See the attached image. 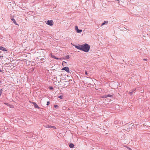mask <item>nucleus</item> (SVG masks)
<instances>
[{"instance_id": "f3484780", "label": "nucleus", "mask_w": 150, "mask_h": 150, "mask_svg": "<svg viewBox=\"0 0 150 150\" xmlns=\"http://www.w3.org/2000/svg\"><path fill=\"white\" fill-rule=\"evenodd\" d=\"M49 104H50V102H47V105H49Z\"/></svg>"}, {"instance_id": "f03ea898", "label": "nucleus", "mask_w": 150, "mask_h": 150, "mask_svg": "<svg viewBox=\"0 0 150 150\" xmlns=\"http://www.w3.org/2000/svg\"><path fill=\"white\" fill-rule=\"evenodd\" d=\"M53 21L52 20L48 21L46 23L47 24L51 26L52 25H53Z\"/></svg>"}, {"instance_id": "6ab92c4d", "label": "nucleus", "mask_w": 150, "mask_h": 150, "mask_svg": "<svg viewBox=\"0 0 150 150\" xmlns=\"http://www.w3.org/2000/svg\"><path fill=\"white\" fill-rule=\"evenodd\" d=\"M85 74L86 75H87L88 73L86 71Z\"/></svg>"}, {"instance_id": "9d476101", "label": "nucleus", "mask_w": 150, "mask_h": 150, "mask_svg": "<svg viewBox=\"0 0 150 150\" xmlns=\"http://www.w3.org/2000/svg\"><path fill=\"white\" fill-rule=\"evenodd\" d=\"M66 62L65 61H63L62 62V64L63 66H66Z\"/></svg>"}, {"instance_id": "1a4fd4ad", "label": "nucleus", "mask_w": 150, "mask_h": 150, "mask_svg": "<svg viewBox=\"0 0 150 150\" xmlns=\"http://www.w3.org/2000/svg\"><path fill=\"white\" fill-rule=\"evenodd\" d=\"M74 145L72 143L70 144H69V146L70 148H73L74 147Z\"/></svg>"}, {"instance_id": "393cba45", "label": "nucleus", "mask_w": 150, "mask_h": 150, "mask_svg": "<svg viewBox=\"0 0 150 150\" xmlns=\"http://www.w3.org/2000/svg\"><path fill=\"white\" fill-rule=\"evenodd\" d=\"M128 149H129V150H132L131 149H130V148H128Z\"/></svg>"}, {"instance_id": "9b49d317", "label": "nucleus", "mask_w": 150, "mask_h": 150, "mask_svg": "<svg viewBox=\"0 0 150 150\" xmlns=\"http://www.w3.org/2000/svg\"><path fill=\"white\" fill-rule=\"evenodd\" d=\"M11 20L13 21V23L16 24V25H18L17 24V23L15 21V20L13 18H11Z\"/></svg>"}, {"instance_id": "39448f33", "label": "nucleus", "mask_w": 150, "mask_h": 150, "mask_svg": "<svg viewBox=\"0 0 150 150\" xmlns=\"http://www.w3.org/2000/svg\"><path fill=\"white\" fill-rule=\"evenodd\" d=\"M31 103H32V104H33V105H34V107L35 108H38V109H39V107H38V106L37 104L36 103L34 102H31Z\"/></svg>"}, {"instance_id": "a878e982", "label": "nucleus", "mask_w": 150, "mask_h": 150, "mask_svg": "<svg viewBox=\"0 0 150 150\" xmlns=\"http://www.w3.org/2000/svg\"><path fill=\"white\" fill-rule=\"evenodd\" d=\"M5 104L6 105H7V104H8V103H5Z\"/></svg>"}, {"instance_id": "a211bd4d", "label": "nucleus", "mask_w": 150, "mask_h": 150, "mask_svg": "<svg viewBox=\"0 0 150 150\" xmlns=\"http://www.w3.org/2000/svg\"><path fill=\"white\" fill-rule=\"evenodd\" d=\"M50 127L51 126H47V127H47V128H50Z\"/></svg>"}, {"instance_id": "6e6552de", "label": "nucleus", "mask_w": 150, "mask_h": 150, "mask_svg": "<svg viewBox=\"0 0 150 150\" xmlns=\"http://www.w3.org/2000/svg\"><path fill=\"white\" fill-rule=\"evenodd\" d=\"M108 97H112V95H107L105 96H104V98H106Z\"/></svg>"}, {"instance_id": "f257e3e1", "label": "nucleus", "mask_w": 150, "mask_h": 150, "mask_svg": "<svg viewBox=\"0 0 150 150\" xmlns=\"http://www.w3.org/2000/svg\"><path fill=\"white\" fill-rule=\"evenodd\" d=\"M75 47L85 52H88L90 49V46L87 44H85L83 45H76Z\"/></svg>"}, {"instance_id": "f8f14e48", "label": "nucleus", "mask_w": 150, "mask_h": 150, "mask_svg": "<svg viewBox=\"0 0 150 150\" xmlns=\"http://www.w3.org/2000/svg\"><path fill=\"white\" fill-rule=\"evenodd\" d=\"M65 58L67 59H69V55H67L65 57Z\"/></svg>"}, {"instance_id": "ddd939ff", "label": "nucleus", "mask_w": 150, "mask_h": 150, "mask_svg": "<svg viewBox=\"0 0 150 150\" xmlns=\"http://www.w3.org/2000/svg\"><path fill=\"white\" fill-rule=\"evenodd\" d=\"M105 23H108V21H105L104 23H103L102 24L101 26L103 25H104Z\"/></svg>"}, {"instance_id": "412c9836", "label": "nucleus", "mask_w": 150, "mask_h": 150, "mask_svg": "<svg viewBox=\"0 0 150 150\" xmlns=\"http://www.w3.org/2000/svg\"><path fill=\"white\" fill-rule=\"evenodd\" d=\"M10 107L11 108H13V106H12V105H11L10 106Z\"/></svg>"}, {"instance_id": "423d86ee", "label": "nucleus", "mask_w": 150, "mask_h": 150, "mask_svg": "<svg viewBox=\"0 0 150 150\" xmlns=\"http://www.w3.org/2000/svg\"><path fill=\"white\" fill-rule=\"evenodd\" d=\"M51 56L52 58H54L56 59H60V60H61L62 59L61 58H57L55 56L52 55V54H51Z\"/></svg>"}, {"instance_id": "7ed1b4c3", "label": "nucleus", "mask_w": 150, "mask_h": 150, "mask_svg": "<svg viewBox=\"0 0 150 150\" xmlns=\"http://www.w3.org/2000/svg\"><path fill=\"white\" fill-rule=\"evenodd\" d=\"M62 70H65L66 72L68 73H69V68L67 67H64L62 69Z\"/></svg>"}, {"instance_id": "4be33fe9", "label": "nucleus", "mask_w": 150, "mask_h": 150, "mask_svg": "<svg viewBox=\"0 0 150 150\" xmlns=\"http://www.w3.org/2000/svg\"><path fill=\"white\" fill-rule=\"evenodd\" d=\"M3 55H2L1 56H0V58L1 57H3Z\"/></svg>"}, {"instance_id": "5701e85b", "label": "nucleus", "mask_w": 150, "mask_h": 150, "mask_svg": "<svg viewBox=\"0 0 150 150\" xmlns=\"http://www.w3.org/2000/svg\"><path fill=\"white\" fill-rule=\"evenodd\" d=\"M143 60H145V61H146L147 60V59H143Z\"/></svg>"}, {"instance_id": "aec40b11", "label": "nucleus", "mask_w": 150, "mask_h": 150, "mask_svg": "<svg viewBox=\"0 0 150 150\" xmlns=\"http://www.w3.org/2000/svg\"><path fill=\"white\" fill-rule=\"evenodd\" d=\"M57 106H58L56 105H55L54 106V108H56V107H57Z\"/></svg>"}, {"instance_id": "dca6fc26", "label": "nucleus", "mask_w": 150, "mask_h": 150, "mask_svg": "<svg viewBox=\"0 0 150 150\" xmlns=\"http://www.w3.org/2000/svg\"><path fill=\"white\" fill-rule=\"evenodd\" d=\"M50 127H52L54 129L56 128L54 126H51Z\"/></svg>"}, {"instance_id": "20e7f679", "label": "nucleus", "mask_w": 150, "mask_h": 150, "mask_svg": "<svg viewBox=\"0 0 150 150\" xmlns=\"http://www.w3.org/2000/svg\"><path fill=\"white\" fill-rule=\"evenodd\" d=\"M75 30L78 33H80L82 32V30H79L78 28V27L77 25H76L75 27Z\"/></svg>"}, {"instance_id": "b1692460", "label": "nucleus", "mask_w": 150, "mask_h": 150, "mask_svg": "<svg viewBox=\"0 0 150 150\" xmlns=\"http://www.w3.org/2000/svg\"><path fill=\"white\" fill-rule=\"evenodd\" d=\"M50 89H53V88H52V87H50Z\"/></svg>"}, {"instance_id": "0eeeda50", "label": "nucleus", "mask_w": 150, "mask_h": 150, "mask_svg": "<svg viewBox=\"0 0 150 150\" xmlns=\"http://www.w3.org/2000/svg\"><path fill=\"white\" fill-rule=\"evenodd\" d=\"M0 50H2L3 51H7V50H6V48H4V47L1 46L0 47Z\"/></svg>"}, {"instance_id": "2eb2a0df", "label": "nucleus", "mask_w": 150, "mask_h": 150, "mask_svg": "<svg viewBox=\"0 0 150 150\" xmlns=\"http://www.w3.org/2000/svg\"><path fill=\"white\" fill-rule=\"evenodd\" d=\"M2 93V90H0V96L1 95Z\"/></svg>"}, {"instance_id": "4468645a", "label": "nucleus", "mask_w": 150, "mask_h": 150, "mask_svg": "<svg viewBox=\"0 0 150 150\" xmlns=\"http://www.w3.org/2000/svg\"><path fill=\"white\" fill-rule=\"evenodd\" d=\"M59 98H60V99H62L63 98V96H59L58 97Z\"/></svg>"}]
</instances>
